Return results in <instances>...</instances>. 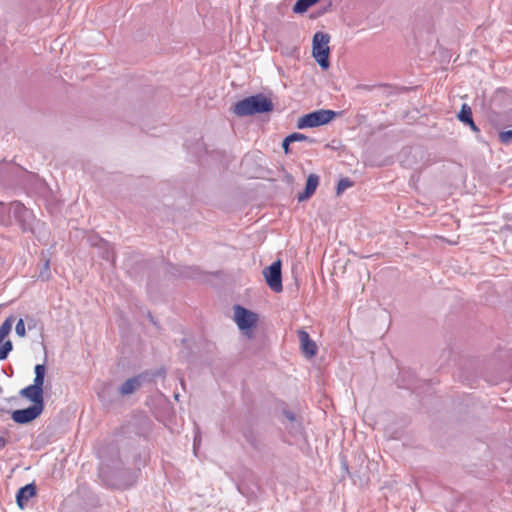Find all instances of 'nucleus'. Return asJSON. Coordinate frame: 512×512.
Instances as JSON below:
<instances>
[{
	"label": "nucleus",
	"mask_w": 512,
	"mask_h": 512,
	"mask_svg": "<svg viewBox=\"0 0 512 512\" xmlns=\"http://www.w3.org/2000/svg\"><path fill=\"white\" fill-rule=\"evenodd\" d=\"M273 103L263 94H256L238 101L233 112L240 117L267 113L273 110Z\"/></svg>",
	"instance_id": "nucleus-2"
},
{
	"label": "nucleus",
	"mask_w": 512,
	"mask_h": 512,
	"mask_svg": "<svg viewBox=\"0 0 512 512\" xmlns=\"http://www.w3.org/2000/svg\"><path fill=\"white\" fill-rule=\"evenodd\" d=\"M15 332L19 337H24L26 335L25 323L22 318H20L16 323Z\"/></svg>",
	"instance_id": "nucleus-21"
},
{
	"label": "nucleus",
	"mask_w": 512,
	"mask_h": 512,
	"mask_svg": "<svg viewBox=\"0 0 512 512\" xmlns=\"http://www.w3.org/2000/svg\"><path fill=\"white\" fill-rule=\"evenodd\" d=\"M298 338L300 341L302 352L309 358L313 357L317 353V346L315 342L310 338L308 332L303 329L298 331Z\"/></svg>",
	"instance_id": "nucleus-10"
},
{
	"label": "nucleus",
	"mask_w": 512,
	"mask_h": 512,
	"mask_svg": "<svg viewBox=\"0 0 512 512\" xmlns=\"http://www.w3.org/2000/svg\"><path fill=\"white\" fill-rule=\"evenodd\" d=\"M5 209V205L0 203V215H2ZM7 210L9 214L7 219L0 216V221L3 225H11L10 217L12 216L20 225L22 232L34 233L33 222L35 221V216L30 209L26 208L22 203L15 201L9 204Z\"/></svg>",
	"instance_id": "nucleus-1"
},
{
	"label": "nucleus",
	"mask_w": 512,
	"mask_h": 512,
	"mask_svg": "<svg viewBox=\"0 0 512 512\" xmlns=\"http://www.w3.org/2000/svg\"><path fill=\"white\" fill-rule=\"evenodd\" d=\"M149 318H150L151 322H153V323L155 324L154 319H153V316H151V315L149 314Z\"/></svg>",
	"instance_id": "nucleus-27"
},
{
	"label": "nucleus",
	"mask_w": 512,
	"mask_h": 512,
	"mask_svg": "<svg viewBox=\"0 0 512 512\" xmlns=\"http://www.w3.org/2000/svg\"><path fill=\"white\" fill-rule=\"evenodd\" d=\"M318 1L319 0H297L293 7V11L295 13H304Z\"/></svg>",
	"instance_id": "nucleus-16"
},
{
	"label": "nucleus",
	"mask_w": 512,
	"mask_h": 512,
	"mask_svg": "<svg viewBox=\"0 0 512 512\" xmlns=\"http://www.w3.org/2000/svg\"><path fill=\"white\" fill-rule=\"evenodd\" d=\"M6 445V440L2 437H0V448H4Z\"/></svg>",
	"instance_id": "nucleus-26"
},
{
	"label": "nucleus",
	"mask_w": 512,
	"mask_h": 512,
	"mask_svg": "<svg viewBox=\"0 0 512 512\" xmlns=\"http://www.w3.org/2000/svg\"><path fill=\"white\" fill-rule=\"evenodd\" d=\"M285 415L286 417L290 420V421H294L295 420V416L292 412H285Z\"/></svg>",
	"instance_id": "nucleus-25"
},
{
	"label": "nucleus",
	"mask_w": 512,
	"mask_h": 512,
	"mask_svg": "<svg viewBox=\"0 0 512 512\" xmlns=\"http://www.w3.org/2000/svg\"><path fill=\"white\" fill-rule=\"evenodd\" d=\"M234 320L238 328L242 331H248L254 328L258 321V315L241 305L234 306Z\"/></svg>",
	"instance_id": "nucleus-5"
},
{
	"label": "nucleus",
	"mask_w": 512,
	"mask_h": 512,
	"mask_svg": "<svg viewBox=\"0 0 512 512\" xmlns=\"http://www.w3.org/2000/svg\"><path fill=\"white\" fill-rule=\"evenodd\" d=\"M330 37L323 32H317L313 36V57L322 69L329 68V43Z\"/></svg>",
	"instance_id": "nucleus-4"
},
{
	"label": "nucleus",
	"mask_w": 512,
	"mask_h": 512,
	"mask_svg": "<svg viewBox=\"0 0 512 512\" xmlns=\"http://www.w3.org/2000/svg\"><path fill=\"white\" fill-rule=\"evenodd\" d=\"M510 139H512V130H507L505 132H502L500 134V140L501 142L503 143H507L510 141Z\"/></svg>",
	"instance_id": "nucleus-22"
},
{
	"label": "nucleus",
	"mask_w": 512,
	"mask_h": 512,
	"mask_svg": "<svg viewBox=\"0 0 512 512\" xmlns=\"http://www.w3.org/2000/svg\"><path fill=\"white\" fill-rule=\"evenodd\" d=\"M263 275L267 285L272 291L279 293L283 290L280 260L273 262L269 267L265 268Z\"/></svg>",
	"instance_id": "nucleus-6"
},
{
	"label": "nucleus",
	"mask_w": 512,
	"mask_h": 512,
	"mask_svg": "<svg viewBox=\"0 0 512 512\" xmlns=\"http://www.w3.org/2000/svg\"><path fill=\"white\" fill-rule=\"evenodd\" d=\"M48 266H49V261H46V263H45V268L47 269V268H48Z\"/></svg>",
	"instance_id": "nucleus-28"
},
{
	"label": "nucleus",
	"mask_w": 512,
	"mask_h": 512,
	"mask_svg": "<svg viewBox=\"0 0 512 512\" xmlns=\"http://www.w3.org/2000/svg\"><path fill=\"white\" fill-rule=\"evenodd\" d=\"M26 321H27V327H28L29 330H32V329L36 328L37 322H36V320L34 318L27 317Z\"/></svg>",
	"instance_id": "nucleus-23"
},
{
	"label": "nucleus",
	"mask_w": 512,
	"mask_h": 512,
	"mask_svg": "<svg viewBox=\"0 0 512 512\" xmlns=\"http://www.w3.org/2000/svg\"><path fill=\"white\" fill-rule=\"evenodd\" d=\"M90 243L93 246H97L100 250V255L103 259L110 262L112 265L115 262V253L113 247L106 241L98 237H91Z\"/></svg>",
	"instance_id": "nucleus-8"
},
{
	"label": "nucleus",
	"mask_w": 512,
	"mask_h": 512,
	"mask_svg": "<svg viewBox=\"0 0 512 512\" xmlns=\"http://www.w3.org/2000/svg\"><path fill=\"white\" fill-rule=\"evenodd\" d=\"M288 141H292L293 143L300 142V141H307L309 143L314 142V140L310 139L308 136H306L302 133H297V132L288 135Z\"/></svg>",
	"instance_id": "nucleus-20"
},
{
	"label": "nucleus",
	"mask_w": 512,
	"mask_h": 512,
	"mask_svg": "<svg viewBox=\"0 0 512 512\" xmlns=\"http://www.w3.org/2000/svg\"><path fill=\"white\" fill-rule=\"evenodd\" d=\"M319 184V177L316 174H310L306 181L304 192L299 193L297 199L299 202L305 201L310 198L316 191Z\"/></svg>",
	"instance_id": "nucleus-12"
},
{
	"label": "nucleus",
	"mask_w": 512,
	"mask_h": 512,
	"mask_svg": "<svg viewBox=\"0 0 512 512\" xmlns=\"http://www.w3.org/2000/svg\"><path fill=\"white\" fill-rule=\"evenodd\" d=\"M293 143L292 141H288V136L283 140L282 148L284 149V152L288 154L290 152L289 146Z\"/></svg>",
	"instance_id": "nucleus-24"
},
{
	"label": "nucleus",
	"mask_w": 512,
	"mask_h": 512,
	"mask_svg": "<svg viewBox=\"0 0 512 512\" xmlns=\"http://www.w3.org/2000/svg\"><path fill=\"white\" fill-rule=\"evenodd\" d=\"M13 345L10 340L2 342L0 344V361L5 360L8 354L12 351Z\"/></svg>",
	"instance_id": "nucleus-18"
},
{
	"label": "nucleus",
	"mask_w": 512,
	"mask_h": 512,
	"mask_svg": "<svg viewBox=\"0 0 512 512\" xmlns=\"http://www.w3.org/2000/svg\"><path fill=\"white\" fill-rule=\"evenodd\" d=\"M196 442H197V439L195 438L194 439V448L196 447Z\"/></svg>",
	"instance_id": "nucleus-30"
},
{
	"label": "nucleus",
	"mask_w": 512,
	"mask_h": 512,
	"mask_svg": "<svg viewBox=\"0 0 512 512\" xmlns=\"http://www.w3.org/2000/svg\"><path fill=\"white\" fill-rule=\"evenodd\" d=\"M20 395L31 401L32 405L44 408L43 390L36 388V386L29 385L21 389Z\"/></svg>",
	"instance_id": "nucleus-9"
},
{
	"label": "nucleus",
	"mask_w": 512,
	"mask_h": 512,
	"mask_svg": "<svg viewBox=\"0 0 512 512\" xmlns=\"http://www.w3.org/2000/svg\"><path fill=\"white\" fill-rule=\"evenodd\" d=\"M13 317H8L0 326V344L9 335L12 329Z\"/></svg>",
	"instance_id": "nucleus-17"
},
{
	"label": "nucleus",
	"mask_w": 512,
	"mask_h": 512,
	"mask_svg": "<svg viewBox=\"0 0 512 512\" xmlns=\"http://www.w3.org/2000/svg\"><path fill=\"white\" fill-rule=\"evenodd\" d=\"M353 182L349 178H342L337 184V195L342 194L345 190L350 188Z\"/></svg>",
	"instance_id": "nucleus-19"
},
{
	"label": "nucleus",
	"mask_w": 512,
	"mask_h": 512,
	"mask_svg": "<svg viewBox=\"0 0 512 512\" xmlns=\"http://www.w3.org/2000/svg\"><path fill=\"white\" fill-rule=\"evenodd\" d=\"M141 386V377L135 376L127 379L120 387L119 393L123 396L134 393Z\"/></svg>",
	"instance_id": "nucleus-13"
},
{
	"label": "nucleus",
	"mask_w": 512,
	"mask_h": 512,
	"mask_svg": "<svg viewBox=\"0 0 512 512\" xmlns=\"http://www.w3.org/2000/svg\"><path fill=\"white\" fill-rule=\"evenodd\" d=\"M36 494V486L33 483L20 488L16 495L18 506L23 509L27 502Z\"/></svg>",
	"instance_id": "nucleus-11"
},
{
	"label": "nucleus",
	"mask_w": 512,
	"mask_h": 512,
	"mask_svg": "<svg viewBox=\"0 0 512 512\" xmlns=\"http://www.w3.org/2000/svg\"><path fill=\"white\" fill-rule=\"evenodd\" d=\"M44 408L31 405L25 409H18L12 412L11 418L18 424H27L35 420L42 412Z\"/></svg>",
	"instance_id": "nucleus-7"
},
{
	"label": "nucleus",
	"mask_w": 512,
	"mask_h": 512,
	"mask_svg": "<svg viewBox=\"0 0 512 512\" xmlns=\"http://www.w3.org/2000/svg\"><path fill=\"white\" fill-rule=\"evenodd\" d=\"M34 373H35V377H34L32 386H36V388L43 390L45 373H46L45 365L37 364L34 368Z\"/></svg>",
	"instance_id": "nucleus-15"
},
{
	"label": "nucleus",
	"mask_w": 512,
	"mask_h": 512,
	"mask_svg": "<svg viewBox=\"0 0 512 512\" xmlns=\"http://www.w3.org/2000/svg\"><path fill=\"white\" fill-rule=\"evenodd\" d=\"M458 119L461 122L469 125L473 131H479L478 127L473 121L471 108L467 104L462 105L461 110L458 114Z\"/></svg>",
	"instance_id": "nucleus-14"
},
{
	"label": "nucleus",
	"mask_w": 512,
	"mask_h": 512,
	"mask_svg": "<svg viewBox=\"0 0 512 512\" xmlns=\"http://www.w3.org/2000/svg\"><path fill=\"white\" fill-rule=\"evenodd\" d=\"M131 484H132V482H131V483H128V484H126V485H124V486H123V488H126V487H128V486H131Z\"/></svg>",
	"instance_id": "nucleus-29"
},
{
	"label": "nucleus",
	"mask_w": 512,
	"mask_h": 512,
	"mask_svg": "<svg viewBox=\"0 0 512 512\" xmlns=\"http://www.w3.org/2000/svg\"><path fill=\"white\" fill-rule=\"evenodd\" d=\"M335 116L336 112L333 110L319 109L301 116L297 121V128L305 129L322 126L328 124Z\"/></svg>",
	"instance_id": "nucleus-3"
}]
</instances>
